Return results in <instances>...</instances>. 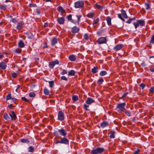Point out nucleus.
I'll list each match as a JSON object with an SVG mask.
<instances>
[{"label":"nucleus","mask_w":154,"mask_h":154,"mask_svg":"<svg viewBox=\"0 0 154 154\" xmlns=\"http://www.w3.org/2000/svg\"><path fill=\"white\" fill-rule=\"evenodd\" d=\"M11 113L7 114L5 113L4 115V118L7 121H13L15 120L17 117L16 115L14 112L12 111Z\"/></svg>","instance_id":"1"},{"label":"nucleus","mask_w":154,"mask_h":154,"mask_svg":"<svg viewBox=\"0 0 154 154\" xmlns=\"http://www.w3.org/2000/svg\"><path fill=\"white\" fill-rule=\"evenodd\" d=\"M125 105L126 103H125L118 104L116 107L117 111L119 113H122L124 112L125 109Z\"/></svg>","instance_id":"2"},{"label":"nucleus","mask_w":154,"mask_h":154,"mask_svg":"<svg viewBox=\"0 0 154 154\" xmlns=\"http://www.w3.org/2000/svg\"><path fill=\"white\" fill-rule=\"evenodd\" d=\"M104 150V149L103 148L98 147L93 149L90 152L91 154H100L102 153Z\"/></svg>","instance_id":"3"},{"label":"nucleus","mask_w":154,"mask_h":154,"mask_svg":"<svg viewBox=\"0 0 154 154\" xmlns=\"http://www.w3.org/2000/svg\"><path fill=\"white\" fill-rule=\"evenodd\" d=\"M137 22H135L134 23V25L135 29L138 27L139 25L142 26H144L145 24V21L142 20H137Z\"/></svg>","instance_id":"4"},{"label":"nucleus","mask_w":154,"mask_h":154,"mask_svg":"<svg viewBox=\"0 0 154 154\" xmlns=\"http://www.w3.org/2000/svg\"><path fill=\"white\" fill-rule=\"evenodd\" d=\"M74 4L75 8H81L84 6V3L82 1H79L75 2Z\"/></svg>","instance_id":"5"},{"label":"nucleus","mask_w":154,"mask_h":154,"mask_svg":"<svg viewBox=\"0 0 154 154\" xmlns=\"http://www.w3.org/2000/svg\"><path fill=\"white\" fill-rule=\"evenodd\" d=\"M106 42L107 39L105 37H100L97 40V42L99 45L106 44Z\"/></svg>","instance_id":"6"},{"label":"nucleus","mask_w":154,"mask_h":154,"mask_svg":"<svg viewBox=\"0 0 154 154\" xmlns=\"http://www.w3.org/2000/svg\"><path fill=\"white\" fill-rule=\"evenodd\" d=\"M58 132L60 135L63 137L65 136L67 134L66 131L63 128L58 129Z\"/></svg>","instance_id":"7"},{"label":"nucleus","mask_w":154,"mask_h":154,"mask_svg":"<svg viewBox=\"0 0 154 154\" xmlns=\"http://www.w3.org/2000/svg\"><path fill=\"white\" fill-rule=\"evenodd\" d=\"M58 118L59 120L63 121L64 119V114L62 111H59L58 113Z\"/></svg>","instance_id":"8"},{"label":"nucleus","mask_w":154,"mask_h":154,"mask_svg":"<svg viewBox=\"0 0 154 154\" xmlns=\"http://www.w3.org/2000/svg\"><path fill=\"white\" fill-rule=\"evenodd\" d=\"M61 143L67 145L69 144V141L66 137H62L60 138Z\"/></svg>","instance_id":"9"},{"label":"nucleus","mask_w":154,"mask_h":154,"mask_svg":"<svg viewBox=\"0 0 154 154\" xmlns=\"http://www.w3.org/2000/svg\"><path fill=\"white\" fill-rule=\"evenodd\" d=\"M124 46L123 44H119L114 47V50L116 51H117L119 50H120Z\"/></svg>","instance_id":"10"},{"label":"nucleus","mask_w":154,"mask_h":154,"mask_svg":"<svg viewBox=\"0 0 154 154\" xmlns=\"http://www.w3.org/2000/svg\"><path fill=\"white\" fill-rule=\"evenodd\" d=\"M57 20L58 23L60 24H63L64 22L65 19L63 17H57Z\"/></svg>","instance_id":"11"},{"label":"nucleus","mask_w":154,"mask_h":154,"mask_svg":"<svg viewBox=\"0 0 154 154\" xmlns=\"http://www.w3.org/2000/svg\"><path fill=\"white\" fill-rule=\"evenodd\" d=\"M86 103L88 104H90L91 103L94 102V100L90 97H88L85 101Z\"/></svg>","instance_id":"12"},{"label":"nucleus","mask_w":154,"mask_h":154,"mask_svg":"<svg viewBox=\"0 0 154 154\" xmlns=\"http://www.w3.org/2000/svg\"><path fill=\"white\" fill-rule=\"evenodd\" d=\"M23 22L18 23L17 26V29L18 30L21 29L23 27Z\"/></svg>","instance_id":"13"},{"label":"nucleus","mask_w":154,"mask_h":154,"mask_svg":"<svg viewBox=\"0 0 154 154\" xmlns=\"http://www.w3.org/2000/svg\"><path fill=\"white\" fill-rule=\"evenodd\" d=\"M79 31V29L76 26H74L72 27L71 30V32L73 33L78 32Z\"/></svg>","instance_id":"14"},{"label":"nucleus","mask_w":154,"mask_h":154,"mask_svg":"<svg viewBox=\"0 0 154 154\" xmlns=\"http://www.w3.org/2000/svg\"><path fill=\"white\" fill-rule=\"evenodd\" d=\"M7 67L6 64L4 62H2L0 63V68L2 69H5Z\"/></svg>","instance_id":"15"},{"label":"nucleus","mask_w":154,"mask_h":154,"mask_svg":"<svg viewBox=\"0 0 154 154\" xmlns=\"http://www.w3.org/2000/svg\"><path fill=\"white\" fill-rule=\"evenodd\" d=\"M94 13L93 12H91L89 13L87 15L88 17L93 19L94 16Z\"/></svg>","instance_id":"16"},{"label":"nucleus","mask_w":154,"mask_h":154,"mask_svg":"<svg viewBox=\"0 0 154 154\" xmlns=\"http://www.w3.org/2000/svg\"><path fill=\"white\" fill-rule=\"evenodd\" d=\"M121 11L122 13L121 14H122V16L124 18L127 19L128 18V16L127 15L126 12L125 10L123 9H121Z\"/></svg>","instance_id":"17"},{"label":"nucleus","mask_w":154,"mask_h":154,"mask_svg":"<svg viewBox=\"0 0 154 154\" xmlns=\"http://www.w3.org/2000/svg\"><path fill=\"white\" fill-rule=\"evenodd\" d=\"M25 45L23 41L20 40L18 43V47L20 48H23L24 47Z\"/></svg>","instance_id":"18"},{"label":"nucleus","mask_w":154,"mask_h":154,"mask_svg":"<svg viewBox=\"0 0 154 154\" xmlns=\"http://www.w3.org/2000/svg\"><path fill=\"white\" fill-rule=\"evenodd\" d=\"M109 125V124L107 122L103 121L100 124V126L102 128H104L105 127Z\"/></svg>","instance_id":"19"},{"label":"nucleus","mask_w":154,"mask_h":154,"mask_svg":"<svg viewBox=\"0 0 154 154\" xmlns=\"http://www.w3.org/2000/svg\"><path fill=\"white\" fill-rule=\"evenodd\" d=\"M106 20L108 25L110 26L111 25V19L110 17L108 16L106 17Z\"/></svg>","instance_id":"20"},{"label":"nucleus","mask_w":154,"mask_h":154,"mask_svg":"<svg viewBox=\"0 0 154 154\" xmlns=\"http://www.w3.org/2000/svg\"><path fill=\"white\" fill-rule=\"evenodd\" d=\"M95 7L100 11H102L103 8V7L102 6L96 3L95 5Z\"/></svg>","instance_id":"21"},{"label":"nucleus","mask_w":154,"mask_h":154,"mask_svg":"<svg viewBox=\"0 0 154 154\" xmlns=\"http://www.w3.org/2000/svg\"><path fill=\"white\" fill-rule=\"evenodd\" d=\"M69 60L72 61H75L76 59L75 56L74 55H70L69 56Z\"/></svg>","instance_id":"22"},{"label":"nucleus","mask_w":154,"mask_h":154,"mask_svg":"<svg viewBox=\"0 0 154 154\" xmlns=\"http://www.w3.org/2000/svg\"><path fill=\"white\" fill-rule=\"evenodd\" d=\"M57 9L59 12L61 13H64L65 12V10L63 9L62 7L61 6L58 7Z\"/></svg>","instance_id":"23"},{"label":"nucleus","mask_w":154,"mask_h":154,"mask_svg":"<svg viewBox=\"0 0 154 154\" xmlns=\"http://www.w3.org/2000/svg\"><path fill=\"white\" fill-rule=\"evenodd\" d=\"M57 42V39L56 38H53L52 40V45H55Z\"/></svg>","instance_id":"24"},{"label":"nucleus","mask_w":154,"mask_h":154,"mask_svg":"<svg viewBox=\"0 0 154 154\" xmlns=\"http://www.w3.org/2000/svg\"><path fill=\"white\" fill-rule=\"evenodd\" d=\"M104 82V80L101 77L99 79L97 82V83L99 85H101L102 84L103 82Z\"/></svg>","instance_id":"25"},{"label":"nucleus","mask_w":154,"mask_h":154,"mask_svg":"<svg viewBox=\"0 0 154 154\" xmlns=\"http://www.w3.org/2000/svg\"><path fill=\"white\" fill-rule=\"evenodd\" d=\"M98 70V68L95 67H94L91 69V72L93 73H95L97 72Z\"/></svg>","instance_id":"26"},{"label":"nucleus","mask_w":154,"mask_h":154,"mask_svg":"<svg viewBox=\"0 0 154 154\" xmlns=\"http://www.w3.org/2000/svg\"><path fill=\"white\" fill-rule=\"evenodd\" d=\"M115 132L113 131H111L110 132V135L109 136V137L110 138L112 139L115 138Z\"/></svg>","instance_id":"27"},{"label":"nucleus","mask_w":154,"mask_h":154,"mask_svg":"<svg viewBox=\"0 0 154 154\" xmlns=\"http://www.w3.org/2000/svg\"><path fill=\"white\" fill-rule=\"evenodd\" d=\"M75 73V71L73 70H70L68 72V74L70 75H74Z\"/></svg>","instance_id":"28"},{"label":"nucleus","mask_w":154,"mask_h":154,"mask_svg":"<svg viewBox=\"0 0 154 154\" xmlns=\"http://www.w3.org/2000/svg\"><path fill=\"white\" fill-rule=\"evenodd\" d=\"M44 93L46 95H48L49 94V91L48 89L45 88L44 89Z\"/></svg>","instance_id":"29"},{"label":"nucleus","mask_w":154,"mask_h":154,"mask_svg":"<svg viewBox=\"0 0 154 154\" xmlns=\"http://www.w3.org/2000/svg\"><path fill=\"white\" fill-rule=\"evenodd\" d=\"M34 148L32 146H29L28 149V150L29 152H33L34 151Z\"/></svg>","instance_id":"30"},{"label":"nucleus","mask_w":154,"mask_h":154,"mask_svg":"<svg viewBox=\"0 0 154 154\" xmlns=\"http://www.w3.org/2000/svg\"><path fill=\"white\" fill-rule=\"evenodd\" d=\"M140 149L139 148H137V149L136 150L134 151L132 154H141L140 153Z\"/></svg>","instance_id":"31"},{"label":"nucleus","mask_w":154,"mask_h":154,"mask_svg":"<svg viewBox=\"0 0 154 154\" xmlns=\"http://www.w3.org/2000/svg\"><path fill=\"white\" fill-rule=\"evenodd\" d=\"M125 113L127 116H131V112L129 111H128L126 109H125Z\"/></svg>","instance_id":"32"},{"label":"nucleus","mask_w":154,"mask_h":154,"mask_svg":"<svg viewBox=\"0 0 154 154\" xmlns=\"http://www.w3.org/2000/svg\"><path fill=\"white\" fill-rule=\"evenodd\" d=\"M20 141L23 143H28L29 142V141L28 140L24 139H21Z\"/></svg>","instance_id":"33"},{"label":"nucleus","mask_w":154,"mask_h":154,"mask_svg":"<svg viewBox=\"0 0 154 154\" xmlns=\"http://www.w3.org/2000/svg\"><path fill=\"white\" fill-rule=\"evenodd\" d=\"M79 99L78 96L77 95H74L72 97V100L75 101L78 100Z\"/></svg>","instance_id":"34"},{"label":"nucleus","mask_w":154,"mask_h":154,"mask_svg":"<svg viewBox=\"0 0 154 154\" xmlns=\"http://www.w3.org/2000/svg\"><path fill=\"white\" fill-rule=\"evenodd\" d=\"M107 72L105 71H102L100 73V75L101 76H103L107 74Z\"/></svg>","instance_id":"35"},{"label":"nucleus","mask_w":154,"mask_h":154,"mask_svg":"<svg viewBox=\"0 0 154 154\" xmlns=\"http://www.w3.org/2000/svg\"><path fill=\"white\" fill-rule=\"evenodd\" d=\"M7 8L6 6L5 5H2L0 6V9L3 10H5Z\"/></svg>","instance_id":"36"},{"label":"nucleus","mask_w":154,"mask_h":154,"mask_svg":"<svg viewBox=\"0 0 154 154\" xmlns=\"http://www.w3.org/2000/svg\"><path fill=\"white\" fill-rule=\"evenodd\" d=\"M49 86L50 88H52L54 85V82L53 81H49Z\"/></svg>","instance_id":"37"},{"label":"nucleus","mask_w":154,"mask_h":154,"mask_svg":"<svg viewBox=\"0 0 154 154\" xmlns=\"http://www.w3.org/2000/svg\"><path fill=\"white\" fill-rule=\"evenodd\" d=\"M55 65L52 62H50L49 63V66L51 68L53 69Z\"/></svg>","instance_id":"38"},{"label":"nucleus","mask_w":154,"mask_h":154,"mask_svg":"<svg viewBox=\"0 0 154 154\" xmlns=\"http://www.w3.org/2000/svg\"><path fill=\"white\" fill-rule=\"evenodd\" d=\"M146 8L147 10H148L150 8V5L149 4L145 3V4Z\"/></svg>","instance_id":"39"},{"label":"nucleus","mask_w":154,"mask_h":154,"mask_svg":"<svg viewBox=\"0 0 154 154\" xmlns=\"http://www.w3.org/2000/svg\"><path fill=\"white\" fill-rule=\"evenodd\" d=\"M99 19L98 18H97L95 20H94L92 23L93 25H94L97 23L98 22H99Z\"/></svg>","instance_id":"40"},{"label":"nucleus","mask_w":154,"mask_h":154,"mask_svg":"<svg viewBox=\"0 0 154 154\" xmlns=\"http://www.w3.org/2000/svg\"><path fill=\"white\" fill-rule=\"evenodd\" d=\"M12 98H11V94H9L8 95L6 96V100H8L10 99H11Z\"/></svg>","instance_id":"41"},{"label":"nucleus","mask_w":154,"mask_h":154,"mask_svg":"<svg viewBox=\"0 0 154 154\" xmlns=\"http://www.w3.org/2000/svg\"><path fill=\"white\" fill-rule=\"evenodd\" d=\"M35 94L33 92H31L29 94V96L30 97H34L35 96Z\"/></svg>","instance_id":"42"},{"label":"nucleus","mask_w":154,"mask_h":154,"mask_svg":"<svg viewBox=\"0 0 154 154\" xmlns=\"http://www.w3.org/2000/svg\"><path fill=\"white\" fill-rule=\"evenodd\" d=\"M150 93H153L154 92V86L151 87L149 90Z\"/></svg>","instance_id":"43"},{"label":"nucleus","mask_w":154,"mask_h":154,"mask_svg":"<svg viewBox=\"0 0 154 154\" xmlns=\"http://www.w3.org/2000/svg\"><path fill=\"white\" fill-rule=\"evenodd\" d=\"M11 21L13 23H16L18 22V20H17L15 19V18H14L12 19Z\"/></svg>","instance_id":"44"},{"label":"nucleus","mask_w":154,"mask_h":154,"mask_svg":"<svg viewBox=\"0 0 154 154\" xmlns=\"http://www.w3.org/2000/svg\"><path fill=\"white\" fill-rule=\"evenodd\" d=\"M21 51V50L20 48L16 49L15 50V52L17 53H20Z\"/></svg>","instance_id":"45"},{"label":"nucleus","mask_w":154,"mask_h":154,"mask_svg":"<svg viewBox=\"0 0 154 154\" xmlns=\"http://www.w3.org/2000/svg\"><path fill=\"white\" fill-rule=\"evenodd\" d=\"M59 133L58 131H54L53 132V134L54 136H57L59 135Z\"/></svg>","instance_id":"46"},{"label":"nucleus","mask_w":154,"mask_h":154,"mask_svg":"<svg viewBox=\"0 0 154 154\" xmlns=\"http://www.w3.org/2000/svg\"><path fill=\"white\" fill-rule=\"evenodd\" d=\"M17 76V74L15 72H13L12 73V76L14 78H15Z\"/></svg>","instance_id":"47"},{"label":"nucleus","mask_w":154,"mask_h":154,"mask_svg":"<svg viewBox=\"0 0 154 154\" xmlns=\"http://www.w3.org/2000/svg\"><path fill=\"white\" fill-rule=\"evenodd\" d=\"M52 62L55 65L58 64H59V61L57 60H56L54 61H52Z\"/></svg>","instance_id":"48"},{"label":"nucleus","mask_w":154,"mask_h":154,"mask_svg":"<svg viewBox=\"0 0 154 154\" xmlns=\"http://www.w3.org/2000/svg\"><path fill=\"white\" fill-rule=\"evenodd\" d=\"M29 6L30 7H36V5L35 4L31 3L29 4Z\"/></svg>","instance_id":"49"},{"label":"nucleus","mask_w":154,"mask_h":154,"mask_svg":"<svg viewBox=\"0 0 154 154\" xmlns=\"http://www.w3.org/2000/svg\"><path fill=\"white\" fill-rule=\"evenodd\" d=\"M140 87L142 88V89H143L145 87V85L143 83H141L139 85Z\"/></svg>","instance_id":"50"},{"label":"nucleus","mask_w":154,"mask_h":154,"mask_svg":"<svg viewBox=\"0 0 154 154\" xmlns=\"http://www.w3.org/2000/svg\"><path fill=\"white\" fill-rule=\"evenodd\" d=\"M67 73V72L66 70L65 69H63V71L61 73V74L62 75H63L65 74H66Z\"/></svg>","instance_id":"51"},{"label":"nucleus","mask_w":154,"mask_h":154,"mask_svg":"<svg viewBox=\"0 0 154 154\" xmlns=\"http://www.w3.org/2000/svg\"><path fill=\"white\" fill-rule=\"evenodd\" d=\"M61 80H64L65 81L67 80V79L66 77L65 76H62L61 77Z\"/></svg>","instance_id":"52"},{"label":"nucleus","mask_w":154,"mask_h":154,"mask_svg":"<svg viewBox=\"0 0 154 154\" xmlns=\"http://www.w3.org/2000/svg\"><path fill=\"white\" fill-rule=\"evenodd\" d=\"M76 17L78 19L77 22H79L80 21V19L82 17V15H80L78 16H77Z\"/></svg>","instance_id":"53"},{"label":"nucleus","mask_w":154,"mask_h":154,"mask_svg":"<svg viewBox=\"0 0 154 154\" xmlns=\"http://www.w3.org/2000/svg\"><path fill=\"white\" fill-rule=\"evenodd\" d=\"M84 38L86 40H88V35L87 34H85L84 35Z\"/></svg>","instance_id":"54"},{"label":"nucleus","mask_w":154,"mask_h":154,"mask_svg":"<svg viewBox=\"0 0 154 154\" xmlns=\"http://www.w3.org/2000/svg\"><path fill=\"white\" fill-rule=\"evenodd\" d=\"M89 106V105H88L86 104H84V107L85 108V109L86 110H89V109H88V107Z\"/></svg>","instance_id":"55"},{"label":"nucleus","mask_w":154,"mask_h":154,"mask_svg":"<svg viewBox=\"0 0 154 154\" xmlns=\"http://www.w3.org/2000/svg\"><path fill=\"white\" fill-rule=\"evenodd\" d=\"M21 99L25 101V102H29V100H27L25 97H21Z\"/></svg>","instance_id":"56"},{"label":"nucleus","mask_w":154,"mask_h":154,"mask_svg":"<svg viewBox=\"0 0 154 154\" xmlns=\"http://www.w3.org/2000/svg\"><path fill=\"white\" fill-rule=\"evenodd\" d=\"M68 19L69 20H72V15L71 14H69V16L67 17Z\"/></svg>","instance_id":"57"},{"label":"nucleus","mask_w":154,"mask_h":154,"mask_svg":"<svg viewBox=\"0 0 154 154\" xmlns=\"http://www.w3.org/2000/svg\"><path fill=\"white\" fill-rule=\"evenodd\" d=\"M11 100H12V101L13 102H14V103H15V104H16V101H17V99H16L15 98H12V99H11Z\"/></svg>","instance_id":"58"},{"label":"nucleus","mask_w":154,"mask_h":154,"mask_svg":"<svg viewBox=\"0 0 154 154\" xmlns=\"http://www.w3.org/2000/svg\"><path fill=\"white\" fill-rule=\"evenodd\" d=\"M150 42L151 43H152L153 44L154 43V37H152Z\"/></svg>","instance_id":"59"},{"label":"nucleus","mask_w":154,"mask_h":154,"mask_svg":"<svg viewBox=\"0 0 154 154\" xmlns=\"http://www.w3.org/2000/svg\"><path fill=\"white\" fill-rule=\"evenodd\" d=\"M36 12L38 14H39V15L40 14V10L39 9H36Z\"/></svg>","instance_id":"60"},{"label":"nucleus","mask_w":154,"mask_h":154,"mask_svg":"<svg viewBox=\"0 0 154 154\" xmlns=\"http://www.w3.org/2000/svg\"><path fill=\"white\" fill-rule=\"evenodd\" d=\"M128 92L125 93L122 96V97H126V96H127L128 95Z\"/></svg>","instance_id":"61"},{"label":"nucleus","mask_w":154,"mask_h":154,"mask_svg":"<svg viewBox=\"0 0 154 154\" xmlns=\"http://www.w3.org/2000/svg\"><path fill=\"white\" fill-rule=\"evenodd\" d=\"M132 20L131 18H130L129 19H128L126 22L128 24H130Z\"/></svg>","instance_id":"62"},{"label":"nucleus","mask_w":154,"mask_h":154,"mask_svg":"<svg viewBox=\"0 0 154 154\" xmlns=\"http://www.w3.org/2000/svg\"><path fill=\"white\" fill-rule=\"evenodd\" d=\"M143 67H145L146 66V65L144 62L141 63L140 64Z\"/></svg>","instance_id":"63"},{"label":"nucleus","mask_w":154,"mask_h":154,"mask_svg":"<svg viewBox=\"0 0 154 154\" xmlns=\"http://www.w3.org/2000/svg\"><path fill=\"white\" fill-rule=\"evenodd\" d=\"M48 48V46L47 45V43H45L44 44V45L43 46V48Z\"/></svg>","instance_id":"64"}]
</instances>
